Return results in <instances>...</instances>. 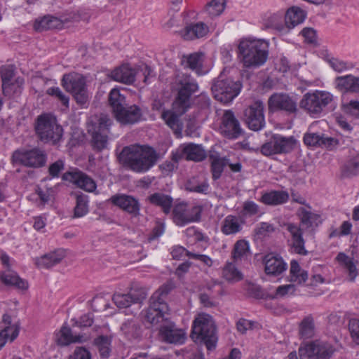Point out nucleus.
Listing matches in <instances>:
<instances>
[{
	"instance_id": "1",
	"label": "nucleus",
	"mask_w": 359,
	"mask_h": 359,
	"mask_svg": "<svg viewBox=\"0 0 359 359\" xmlns=\"http://www.w3.org/2000/svg\"><path fill=\"white\" fill-rule=\"evenodd\" d=\"M171 90L177 91V95L172 102V109L163 110L161 118L179 137L183 129L180 116L191 107V97L198 90V85L190 74H177L171 83Z\"/></svg>"
},
{
	"instance_id": "2",
	"label": "nucleus",
	"mask_w": 359,
	"mask_h": 359,
	"mask_svg": "<svg viewBox=\"0 0 359 359\" xmlns=\"http://www.w3.org/2000/svg\"><path fill=\"white\" fill-rule=\"evenodd\" d=\"M158 154L148 145H130L123 147L118 156L124 167L137 173L149 170L157 162Z\"/></svg>"
},
{
	"instance_id": "3",
	"label": "nucleus",
	"mask_w": 359,
	"mask_h": 359,
	"mask_svg": "<svg viewBox=\"0 0 359 359\" xmlns=\"http://www.w3.org/2000/svg\"><path fill=\"white\" fill-rule=\"evenodd\" d=\"M238 51L245 67L257 68L267 60L269 43L262 39H245L240 42Z\"/></svg>"
},
{
	"instance_id": "4",
	"label": "nucleus",
	"mask_w": 359,
	"mask_h": 359,
	"mask_svg": "<svg viewBox=\"0 0 359 359\" xmlns=\"http://www.w3.org/2000/svg\"><path fill=\"white\" fill-rule=\"evenodd\" d=\"M190 337L195 343L205 345L208 351L214 350L217 336L212 316L206 313L198 314L193 322Z\"/></svg>"
},
{
	"instance_id": "5",
	"label": "nucleus",
	"mask_w": 359,
	"mask_h": 359,
	"mask_svg": "<svg viewBox=\"0 0 359 359\" xmlns=\"http://www.w3.org/2000/svg\"><path fill=\"white\" fill-rule=\"evenodd\" d=\"M333 95L330 92L316 90L305 93L299 102V107L311 117L318 118L333 101Z\"/></svg>"
},
{
	"instance_id": "6",
	"label": "nucleus",
	"mask_w": 359,
	"mask_h": 359,
	"mask_svg": "<svg viewBox=\"0 0 359 359\" xmlns=\"http://www.w3.org/2000/svg\"><path fill=\"white\" fill-rule=\"evenodd\" d=\"M35 131L39 139L44 143L56 144L62 137L63 129L55 117L47 114L39 116L35 123Z\"/></svg>"
},
{
	"instance_id": "7",
	"label": "nucleus",
	"mask_w": 359,
	"mask_h": 359,
	"mask_svg": "<svg viewBox=\"0 0 359 359\" xmlns=\"http://www.w3.org/2000/svg\"><path fill=\"white\" fill-rule=\"evenodd\" d=\"M242 85L239 81H234L230 78L220 75L211 87L213 97L220 102H231L240 93Z\"/></svg>"
},
{
	"instance_id": "8",
	"label": "nucleus",
	"mask_w": 359,
	"mask_h": 359,
	"mask_svg": "<svg viewBox=\"0 0 359 359\" xmlns=\"http://www.w3.org/2000/svg\"><path fill=\"white\" fill-rule=\"evenodd\" d=\"M112 120L107 115H101L97 123L88 126V133L92 137V145L95 150L100 151L107 147L109 127Z\"/></svg>"
},
{
	"instance_id": "9",
	"label": "nucleus",
	"mask_w": 359,
	"mask_h": 359,
	"mask_svg": "<svg viewBox=\"0 0 359 359\" xmlns=\"http://www.w3.org/2000/svg\"><path fill=\"white\" fill-rule=\"evenodd\" d=\"M12 161L27 168H39L46 165L47 155L44 151L39 148L21 149L13 153Z\"/></svg>"
},
{
	"instance_id": "10",
	"label": "nucleus",
	"mask_w": 359,
	"mask_h": 359,
	"mask_svg": "<svg viewBox=\"0 0 359 359\" xmlns=\"http://www.w3.org/2000/svg\"><path fill=\"white\" fill-rule=\"evenodd\" d=\"M62 83L72 94L78 104H85L88 100L85 79L78 74H65Z\"/></svg>"
},
{
	"instance_id": "11",
	"label": "nucleus",
	"mask_w": 359,
	"mask_h": 359,
	"mask_svg": "<svg viewBox=\"0 0 359 359\" xmlns=\"http://www.w3.org/2000/svg\"><path fill=\"white\" fill-rule=\"evenodd\" d=\"M334 352L332 344L318 340L299 348L300 359H330Z\"/></svg>"
},
{
	"instance_id": "12",
	"label": "nucleus",
	"mask_w": 359,
	"mask_h": 359,
	"mask_svg": "<svg viewBox=\"0 0 359 359\" xmlns=\"http://www.w3.org/2000/svg\"><path fill=\"white\" fill-rule=\"evenodd\" d=\"M296 140L293 137L273 135L270 140L261 147V153L264 156L286 154L293 150Z\"/></svg>"
},
{
	"instance_id": "13",
	"label": "nucleus",
	"mask_w": 359,
	"mask_h": 359,
	"mask_svg": "<svg viewBox=\"0 0 359 359\" xmlns=\"http://www.w3.org/2000/svg\"><path fill=\"white\" fill-rule=\"evenodd\" d=\"M267 104L269 114L284 111L287 114H295L298 111L296 100L287 93H273L269 97Z\"/></svg>"
},
{
	"instance_id": "14",
	"label": "nucleus",
	"mask_w": 359,
	"mask_h": 359,
	"mask_svg": "<svg viewBox=\"0 0 359 359\" xmlns=\"http://www.w3.org/2000/svg\"><path fill=\"white\" fill-rule=\"evenodd\" d=\"M264 104L262 100H256L244 110V121L248 128L259 131L265 126Z\"/></svg>"
},
{
	"instance_id": "15",
	"label": "nucleus",
	"mask_w": 359,
	"mask_h": 359,
	"mask_svg": "<svg viewBox=\"0 0 359 359\" xmlns=\"http://www.w3.org/2000/svg\"><path fill=\"white\" fill-rule=\"evenodd\" d=\"M202 208L200 206L187 208L186 203L176 204L172 209V219L177 226H184L201 219Z\"/></svg>"
},
{
	"instance_id": "16",
	"label": "nucleus",
	"mask_w": 359,
	"mask_h": 359,
	"mask_svg": "<svg viewBox=\"0 0 359 359\" xmlns=\"http://www.w3.org/2000/svg\"><path fill=\"white\" fill-rule=\"evenodd\" d=\"M149 306L146 310L144 318L147 322L152 325H156L158 328L168 319L166 316L169 311L167 303L157 302L149 299Z\"/></svg>"
},
{
	"instance_id": "17",
	"label": "nucleus",
	"mask_w": 359,
	"mask_h": 359,
	"mask_svg": "<svg viewBox=\"0 0 359 359\" xmlns=\"http://www.w3.org/2000/svg\"><path fill=\"white\" fill-rule=\"evenodd\" d=\"M220 130L222 134L229 139H237L243 134L240 122L231 110L224 111Z\"/></svg>"
},
{
	"instance_id": "18",
	"label": "nucleus",
	"mask_w": 359,
	"mask_h": 359,
	"mask_svg": "<svg viewBox=\"0 0 359 359\" xmlns=\"http://www.w3.org/2000/svg\"><path fill=\"white\" fill-rule=\"evenodd\" d=\"M158 329L159 337L164 342L181 344L185 341L186 333L184 330L177 327L175 324L169 318Z\"/></svg>"
},
{
	"instance_id": "19",
	"label": "nucleus",
	"mask_w": 359,
	"mask_h": 359,
	"mask_svg": "<svg viewBox=\"0 0 359 359\" xmlns=\"http://www.w3.org/2000/svg\"><path fill=\"white\" fill-rule=\"evenodd\" d=\"M65 181H69L76 184L78 187L88 192H93L97 187L95 180L86 173L77 170L67 172L62 176Z\"/></svg>"
},
{
	"instance_id": "20",
	"label": "nucleus",
	"mask_w": 359,
	"mask_h": 359,
	"mask_svg": "<svg viewBox=\"0 0 359 359\" xmlns=\"http://www.w3.org/2000/svg\"><path fill=\"white\" fill-rule=\"evenodd\" d=\"M110 201L133 217L140 215V205L135 198L126 194H116L110 198Z\"/></svg>"
},
{
	"instance_id": "21",
	"label": "nucleus",
	"mask_w": 359,
	"mask_h": 359,
	"mask_svg": "<svg viewBox=\"0 0 359 359\" xmlns=\"http://www.w3.org/2000/svg\"><path fill=\"white\" fill-rule=\"evenodd\" d=\"M116 119L123 125H132L139 122L142 116L141 108L136 105H126L114 114Z\"/></svg>"
},
{
	"instance_id": "22",
	"label": "nucleus",
	"mask_w": 359,
	"mask_h": 359,
	"mask_svg": "<svg viewBox=\"0 0 359 359\" xmlns=\"http://www.w3.org/2000/svg\"><path fill=\"white\" fill-rule=\"evenodd\" d=\"M262 262L267 275L276 276L287 269V264L278 255L269 253L263 257Z\"/></svg>"
},
{
	"instance_id": "23",
	"label": "nucleus",
	"mask_w": 359,
	"mask_h": 359,
	"mask_svg": "<svg viewBox=\"0 0 359 359\" xmlns=\"http://www.w3.org/2000/svg\"><path fill=\"white\" fill-rule=\"evenodd\" d=\"M304 142L309 147H319L329 149L338 144L335 138L326 136L325 134L308 132L304 134Z\"/></svg>"
},
{
	"instance_id": "24",
	"label": "nucleus",
	"mask_w": 359,
	"mask_h": 359,
	"mask_svg": "<svg viewBox=\"0 0 359 359\" xmlns=\"http://www.w3.org/2000/svg\"><path fill=\"white\" fill-rule=\"evenodd\" d=\"M287 231L290 233L293 251L301 255H306L308 251L305 248V241L303 238V231L298 225L293 223L285 224Z\"/></svg>"
},
{
	"instance_id": "25",
	"label": "nucleus",
	"mask_w": 359,
	"mask_h": 359,
	"mask_svg": "<svg viewBox=\"0 0 359 359\" xmlns=\"http://www.w3.org/2000/svg\"><path fill=\"white\" fill-rule=\"evenodd\" d=\"M334 83L335 88L342 94L359 93V76L353 74L337 76Z\"/></svg>"
},
{
	"instance_id": "26",
	"label": "nucleus",
	"mask_w": 359,
	"mask_h": 359,
	"mask_svg": "<svg viewBox=\"0 0 359 359\" xmlns=\"http://www.w3.org/2000/svg\"><path fill=\"white\" fill-rule=\"evenodd\" d=\"M15 74V67L13 65H5L1 68V76L2 79V90L5 96L11 97L14 93L19 91L20 87L12 83L11 79Z\"/></svg>"
},
{
	"instance_id": "27",
	"label": "nucleus",
	"mask_w": 359,
	"mask_h": 359,
	"mask_svg": "<svg viewBox=\"0 0 359 359\" xmlns=\"http://www.w3.org/2000/svg\"><path fill=\"white\" fill-rule=\"evenodd\" d=\"M109 76L115 81L132 84L135 80L136 72L130 65H123L111 71Z\"/></svg>"
},
{
	"instance_id": "28",
	"label": "nucleus",
	"mask_w": 359,
	"mask_h": 359,
	"mask_svg": "<svg viewBox=\"0 0 359 359\" xmlns=\"http://www.w3.org/2000/svg\"><path fill=\"white\" fill-rule=\"evenodd\" d=\"M208 32V26L203 22L191 23L181 31L182 37L187 41H191L203 37Z\"/></svg>"
},
{
	"instance_id": "29",
	"label": "nucleus",
	"mask_w": 359,
	"mask_h": 359,
	"mask_svg": "<svg viewBox=\"0 0 359 359\" xmlns=\"http://www.w3.org/2000/svg\"><path fill=\"white\" fill-rule=\"evenodd\" d=\"M290 196L287 191L283 190L271 191L262 194L260 201L267 205H279L288 201Z\"/></svg>"
},
{
	"instance_id": "30",
	"label": "nucleus",
	"mask_w": 359,
	"mask_h": 359,
	"mask_svg": "<svg viewBox=\"0 0 359 359\" xmlns=\"http://www.w3.org/2000/svg\"><path fill=\"white\" fill-rule=\"evenodd\" d=\"M0 280L6 285L13 286L17 289L27 290L29 286L27 281L21 278L16 272L11 269L0 272Z\"/></svg>"
},
{
	"instance_id": "31",
	"label": "nucleus",
	"mask_w": 359,
	"mask_h": 359,
	"mask_svg": "<svg viewBox=\"0 0 359 359\" xmlns=\"http://www.w3.org/2000/svg\"><path fill=\"white\" fill-rule=\"evenodd\" d=\"M147 199L151 204L160 207L165 215L170 213L173 203V198L170 195L156 192L148 196Z\"/></svg>"
},
{
	"instance_id": "32",
	"label": "nucleus",
	"mask_w": 359,
	"mask_h": 359,
	"mask_svg": "<svg viewBox=\"0 0 359 359\" xmlns=\"http://www.w3.org/2000/svg\"><path fill=\"white\" fill-rule=\"evenodd\" d=\"M65 257V251L58 249L44 255L36 260V264L39 267L50 268L60 263Z\"/></svg>"
},
{
	"instance_id": "33",
	"label": "nucleus",
	"mask_w": 359,
	"mask_h": 359,
	"mask_svg": "<svg viewBox=\"0 0 359 359\" xmlns=\"http://www.w3.org/2000/svg\"><path fill=\"white\" fill-rule=\"evenodd\" d=\"M203 54L202 53H194L189 55H184L182 57L181 63L184 68L199 72L201 71L203 62Z\"/></svg>"
},
{
	"instance_id": "34",
	"label": "nucleus",
	"mask_w": 359,
	"mask_h": 359,
	"mask_svg": "<svg viewBox=\"0 0 359 359\" xmlns=\"http://www.w3.org/2000/svg\"><path fill=\"white\" fill-rule=\"evenodd\" d=\"M184 154L185 159L199 162L203 161L207 154L201 145L195 144H189L184 147Z\"/></svg>"
},
{
	"instance_id": "35",
	"label": "nucleus",
	"mask_w": 359,
	"mask_h": 359,
	"mask_svg": "<svg viewBox=\"0 0 359 359\" xmlns=\"http://www.w3.org/2000/svg\"><path fill=\"white\" fill-rule=\"evenodd\" d=\"M83 336L74 335L71 328L63 325L57 334L56 342L60 346H67L72 343L81 342Z\"/></svg>"
},
{
	"instance_id": "36",
	"label": "nucleus",
	"mask_w": 359,
	"mask_h": 359,
	"mask_svg": "<svg viewBox=\"0 0 359 359\" xmlns=\"http://www.w3.org/2000/svg\"><path fill=\"white\" fill-rule=\"evenodd\" d=\"M305 18L304 12L298 7H292L285 15L287 29L302 23Z\"/></svg>"
},
{
	"instance_id": "37",
	"label": "nucleus",
	"mask_w": 359,
	"mask_h": 359,
	"mask_svg": "<svg viewBox=\"0 0 359 359\" xmlns=\"http://www.w3.org/2000/svg\"><path fill=\"white\" fill-rule=\"evenodd\" d=\"M121 329L125 336L130 340L137 339L142 335V329L139 323L133 319L124 322Z\"/></svg>"
},
{
	"instance_id": "38",
	"label": "nucleus",
	"mask_w": 359,
	"mask_h": 359,
	"mask_svg": "<svg viewBox=\"0 0 359 359\" xmlns=\"http://www.w3.org/2000/svg\"><path fill=\"white\" fill-rule=\"evenodd\" d=\"M242 229L241 224L236 216L229 215L222 222L221 231L225 235H232L240 232Z\"/></svg>"
},
{
	"instance_id": "39",
	"label": "nucleus",
	"mask_w": 359,
	"mask_h": 359,
	"mask_svg": "<svg viewBox=\"0 0 359 359\" xmlns=\"http://www.w3.org/2000/svg\"><path fill=\"white\" fill-rule=\"evenodd\" d=\"M185 189L191 192L207 194L209 184L205 180H201L198 177H192L186 182Z\"/></svg>"
},
{
	"instance_id": "40",
	"label": "nucleus",
	"mask_w": 359,
	"mask_h": 359,
	"mask_svg": "<svg viewBox=\"0 0 359 359\" xmlns=\"http://www.w3.org/2000/svg\"><path fill=\"white\" fill-rule=\"evenodd\" d=\"M299 334L302 339H307L315 334L314 320L311 316H306L299 323Z\"/></svg>"
},
{
	"instance_id": "41",
	"label": "nucleus",
	"mask_w": 359,
	"mask_h": 359,
	"mask_svg": "<svg viewBox=\"0 0 359 359\" xmlns=\"http://www.w3.org/2000/svg\"><path fill=\"white\" fill-rule=\"evenodd\" d=\"M88 196L83 194L76 195V205L74 208V218L85 216L88 212Z\"/></svg>"
},
{
	"instance_id": "42",
	"label": "nucleus",
	"mask_w": 359,
	"mask_h": 359,
	"mask_svg": "<svg viewBox=\"0 0 359 359\" xmlns=\"http://www.w3.org/2000/svg\"><path fill=\"white\" fill-rule=\"evenodd\" d=\"M307 279L308 273L301 269L299 263L296 260H292L290 263V281L302 284Z\"/></svg>"
},
{
	"instance_id": "43",
	"label": "nucleus",
	"mask_w": 359,
	"mask_h": 359,
	"mask_svg": "<svg viewBox=\"0 0 359 359\" xmlns=\"http://www.w3.org/2000/svg\"><path fill=\"white\" fill-rule=\"evenodd\" d=\"M266 25L268 27L276 29L279 32L287 31L285 15L283 13L271 15L267 18Z\"/></svg>"
},
{
	"instance_id": "44",
	"label": "nucleus",
	"mask_w": 359,
	"mask_h": 359,
	"mask_svg": "<svg viewBox=\"0 0 359 359\" xmlns=\"http://www.w3.org/2000/svg\"><path fill=\"white\" fill-rule=\"evenodd\" d=\"M61 22L59 19L52 16H45L41 20H36L34 24L35 30L42 32L44 30L55 29L60 26Z\"/></svg>"
},
{
	"instance_id": "45",
	"label": "nucleus",
	"mask_w": 359,
	"mask_h": 359,
	"mask_svg": "<svg viewBox=\"0 0 359 359\" xmlns=\"http://www.w3.org/2000/svg\"><path fill=\"white\" fill-rule=\"evenodd\" d=\"M109 103L112 108L114 114L127 105L125 96L121 94L120 90L116 88H114L110 91L109 94Z\"/></svg>"
},
{
	"instance_id": "46",
	"label": "nucleus",
	"mask_w": 359,
	"mask_h": 359,
	"mask_svg": "<svg viewBox=\"0 0 359 359\" xmlns=\"http://www.w3.org/2000/svg\"><path fill=\"white\" fill-rule=\"evenodd\" d=\"M175 287L173 280H169L163 284L150 297L157 302L166 303L165 299L168 294Z\"/></svg>"
},
{
	"instance_id": "47",
	"label": "nucleus",
	"mask_w": 359,
	"mask_h": 359,
	"mask_svg": "<svg viewBox=\"0 0 359 359\" xmlns=\"http://www.w3.org/2000/svg\"><path fill=\"white\" fill-rule=\"evenodd\" d=\"M297 215L300 222L306 228H313L317 226L316 221L319 219V215L311 211L306 210L304 208H299L297 210Z\"/></svg>"
},
{
	"instance_id": "48",
	"label": "nucleus",
	"mask_w": 359,
	"mask_h": 359,
	"mask_svg": "<svg viewBox=\"0 0 359 359\" xmlns=\"http://www.w3.org/2000/svg\"><path fill=\"white\" fill-rule=\"evenodd\" d=\"M111 337L100 335L94 339V345L98 350L102 358H108L111 352Z\"/></svg>"
},
{
	"instance_id": "49",
	"label": "nucleus",
	"mask_w": 359,
	"mask_h": 359,
	"mask_svg": "<svg viewBox=\"0 0 359 359\" xmlns=\"http://www.w3.org/2000/svg\"><path fill=\"white\" fill-rule=\"evenodd\" d=\"M133 304H142L147 299L148 290L139 284H133L128 291Z\"/></svg>"
},
{
	"instance_id": "50",
	"label": "nucleus",
	"mask_w": 359,
	"mask_h": 359,
	"mask_svg": "<svg viewBox=\"0 0 359 359\" xmlns=\"http://www.w3.org/2000/svg\"><path fill=\"white\" fill-rule=\"evenodd\" d=\"M226 0H212L205 6V12L210 18L220 15L226 7Z\"/></svg>"
},
{
	"instance_id": "51",
	"label": "nucleus",
	"mask_w": 359,
	"mask_h": 359,
	"mask_svg": "<svg viewBox=\"0 0 359 359\" xmlns=\"http://www.w3.org/2000/svg\"><path fill=\"white\" fill-rule=\"evenodd\" d=\"M223 276L227 280H240L243 278L242 273L232 263H228L223 269Z\"/></svg>"
},
{
	"instance_id": "52",
	"label": "nucleus",
	"mask_w": 359,
	"mask_h": 359,
	"mask_svg": "<svg viewBox=\"0 0 359 359\" xmlns=\"http://www.w3.org/2000/svg\"><path fill=\"white\" fill-rule=\"evenodd\" d=\"M229 164V158L215 159L214 162H211V172L212 179L217 180L220 178L224 168Z\"/></svg>"
},
{
	"instance_id": "53",
	"label": "nucleus",
	"mask_w": 359,
	"mask_h": 359,
	"mask_svg": "<svg viewBox=\"0 0 359 359\" xmlns=\"http://www.w3.org/2000/svg\"><path fill=\"white\" fill-rule=\"evenodd\" d=\"M19 334V329L15 327L3 328L0 332V349L4 346L7 340L9 339L13 341Z\"/></svg>"
},
{
	"instance_id": "54",
	"label": "nucleus",
	"mask_w": 359,
	"mask_h": 359,
	"mask_svg": "<svg viewBox=\"0 0 359 359\" xmlns=\"http://www.w3.org/2000/svg\"><path fill=\"white\" fill-rule=\"evenodd\" d=\"M112 300L116 306L120 309L128 308L133 304L129 292L126 294L116 292L112 296Z\"/></svg>"
},
{
	"instance_id": "55",
	"label": "nucleus",
	"mask_w": 359,
	"mask_h": 359,
	"mask_svg": "<svg viewBox=\"0 0 359 359\" xmlns=\"http://www.w3.org/2000/svg\"><path fill=\"white\" fill-rule=\"evenodd\" d=\"M260 212L259 206L252 201H246L243 204V208L241 214L244 217H249L259 214Z\"/></svg>"
},
{
	"instance_id": "56",
	"label": "nucleus",
	"mask_w": 359,
	"mask_h": 359,
	"mask_svg": "<svg viewBox=\"0 0 359 359\" xmlns=\"http://www.w3.org/2000/svg\"><path fill=\"white\" fill-rule=\"evenodd\" d=\"M359 174V158L355 156L351 158L345 165L344 175L350 177Z\"/></svg>"
},
{
	"instance_id": "57",
	"label": "nucleus",
	"mask_w": 359,
	"mask_h": 359,
	"mask_svg": "<svg viewBox=\"0 0 359 359\" xmlns=\"http://www.w3.org/2000/svg\"><path fill=\"white\" fill-rule=\"evenodd\" d=\"M249 250L248 243L244 240L238 241L233 248V257L235 259H240Z\"/></svg>"
},
{
	"instance_id": "58",
	"label": "nucleus",
	"mask_w": 359,
	"mask_h": 359,
	"mask_svg": "<svg viewBox=\"0 0 359 359\" xmlns=\"http://www.w3.org/2000/svg\"><path fill=\"white\" fill-rule=\"evenodd\" d=\"M344 113L359 118V101L351 100L348 103L343 105Z\"/></svg>"
},
{
	"instance_id": "59",
	"label": "nucleus",
	"mask_w": 359,
	"mask_h": 359,
	"mask_svg": "<svg viewBox=\"0 0 359 359\" xmlns=\"http://www.w3.org/2000/svg\"><path fill=\"white\" fill-rule=\"evenodd\" d=\"M348 330L353 341L359 345V319H351L348 323Z\"/></svg>"
},
{
	"instance_id": "60",
	"label": "nucleus",
	"mask_w": 359,
	"mask_h": 359,
	"mask_svg": "<svg viewBox=\"0 0 359 359\" xmlns=\"http://www.w3.org/2000/svg\"><path fill=\"white\" fill-rule=\"evenodd\" d=\"M256 324H257L256 322L241 318L236 323V328L241 334H244L248 330H252Z\"/></svg>"
},
{
	"instance_id": "61",
	"label": "nucleus",
	"mask_w": 359,
	"mask_h": 359,
	"mask_svg": "<svg viewBox=\"0 0 359 359\" xmlns=\"http://www.w3.org/2000/svg\"><path fill=\"white\" fill-rule=\"evenodd\" d=\"M48 94L57 97L65 107L69 106V97L65 95L58 87H52L48 89Z\"/></svg>"
},
{
	"instance_id": "62",
	"label": "nucleus",
	"mask_w": 359,
	"mask_h": 359,
	"mask_svg": "<svg viewBox=\"0 0 359 359\" xmlns=\"http://www.w3.org/2000/svg\"><path fill=\"white\" fill-rule=\"evenodd\" d=\"M65 168L64 161L59 159L50 164L48 168V173L52 177H57L60 172Z\"/></svg>"
},
{
	"instance_id": "63",
	"label": "nucleus",
	"mask_w": 359,
	"mask_h": 359,
	"mask_svg": "<svg viewBox=\"0 0 359 359\" xmlns=\"http://www.w3.org/2000/svg\"><path fill=\"white\" fill-rule=\"evenodd\" d=\"M93 323V315L90 313L81 316L79 320L74 321V325L79 327H90Z\"/></svg>"
},
{
	"instance_id": "64",
	"label": "nucleus",
	"mask_w": 359,
	"mask_h": 359,
	"mask_svg": "<svg viewBox=\"0 0 359 359\" xmlns=\"http://www.w3.org/2000/svg\"><path fill=\"white\" fill-rule=\"evenodd\" d=\"M90 352L85 348H76L69 359H90Z\"/></svg>"
}]
</instances>
